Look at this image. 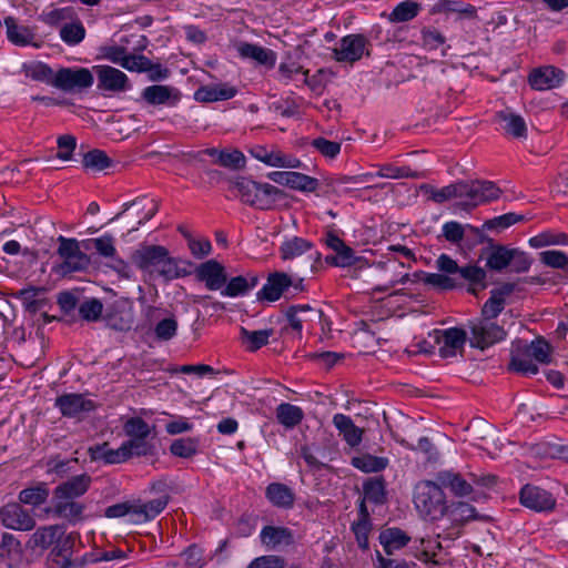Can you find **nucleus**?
<instances>
[{"instance_id":"nucleus-29","label":"nucleus","mask_w":568,"mask_h":568,"mask_svg":"<svg viewBox=\"0 0 568 568\" xmlns=\"http://www.w3.org/2000/svg\"><path fill=\"white\" fill-rule=\"evenodd\" d=\"M266 499L277 508L291 509L295 503V494L283 483H271L265 488Z\"/></svg>"},{"instance_id":"nucleus-62","label":"nucleus","mask_w":568,"mask_h":568,"mask_svg":"<svg viewBox=\"0 0 568 568\" xmlns=\"http://www.w3.org/2000/svg\"><path fill=\"white\" fill-rule=\"evenodd\" d=\"M524 215H519L516 213H506L500 216H496L491 220H488L484 223V227L487 230H497L503 231L518 222L524 221Z\"/></svg>"},{"instance_id":"nucleus-12","label":"nucleus","mask_w":568,"mask_h":568,"mask_svg":"<svg viewBox=\"0 0 568 568\" xmlns=\"http://www.w3.org/2000/svg\"><path fill=\"white\" fill-rule=\"evenodd\" d=\"M93 71L98 78V89L103 92L120 93L131 89L128 75L111 65H94Z\"/></svg>"},{"instance_id":"nucleus-28","label":"nucleus","mask_w":568,"mask_h":568,"mask_svg":"<svg viewBox=\"0 0 568 568\" xmlns=\"http://www.w3.org/2000/svg\"><path fill=\"white\" fill-rule=\"evenodd\" d=\"M333 425L352 448L357 447L362 443L364 429L356 426L349 416L341 413L335 414L333 416Z\"/></svg>"},{"instance_id":"nucleus-2","label":"nucleus","mask_w":568,"mask_h":568,"mask_svg":"<svg viewBox=\"0 0 568 568\" xmlns=\"http://www.w3.org/2000/svg\"><path fill=\"white\" fill-rule=\"evenodd\" d=\"M414 504L418 513L430 520H439L447 510L446 495L437 481H419L414 489Z\"/></svg>"},{"instance_id":"nucleus-39","label":"nucleus","mask_w":568,"mask_h":568,"mask_svg":"<svg viewBox=\"0 0 568 568\" xmlns=\"http://www.w3.org/2000/svg\"><path fill=\"white\" fill-rule=\"evenodd\" d=\"M273 333V328L248 331L242 326L240 329L241 341L248 352H256L265 346Z\"/></svg>"},{"instance_id":"nucleus-49","label":"nucleus","mask_w":568,"mask_h":568,"mask_svg":"<svg viewBox=\"0 0 568 568\" xmlns=\"http://www.w3.org/2000/svg\"><path fill=\"white\" fill-rule=\"evenodd\" d=\"M511 256V248H508L504 245L495 246L490 254L487 257V267L500 272L507 266H509Z\"/></svg>"},{"instance_id":"nucleus-40","label":"nucleus","mask_w":568,"mask_h":568,"mask_svg":"<svg viewBox=\"0 0 568 568\" xmlns=\"http://www.w3.org/2000/svg\"><path fill=\"white\" fill-rule=\"evenodd\" d=\"M422 10V4L414 0L399 2L388 14V21L392 23L408 22L415 19Z\"/></svg>"},{"instance_id":"nucleus-43","label":"nucleus","mask_w":568,"mask_h":568,"mask_svg":"<svg viewBox=\"0 0 568 568\" xmlns=\"http://www.w3.org/2000/svg\"><path fill=\"white\" fill-rule=\"evenodd\" d=\"M364 498L375 505L386 501V481L383 476L368 478L363 484Z\"/></svg>"},{"instance_id":"nucleus-48","label":"nucleus","mask_w":568,"mask_h":568,"mask_svg":"<svg viewBox=\"0 0 568 568\" xmlns=\"http://www.w3.org/2000/svg\"><path fill=\"white\" fill-rule=\"evenodd\" d=\"M21 556V542L10 532H3L0 541V559L11 561Z\"/></svg>"},{"instance_id":"nucleus-38","label":"nucleus","mask_w":568,"mask_h":568,"mask_svg":"<svg viewBox=\"0 0 568 568\" xmlns=\"http://www.w3.org/2000/svg\"><path fill=\"white\" fill-rule=\"evenodd\" d=\"M409 540L410 537L399 528H388L379 534V542L388 556L405 547Z\"/></svg>"},{"instance_id":"nucleus-50","label":"nucleus","mask_w":568,"mask_h":568,"mask_svg":"<svg viewBox=\"0 0 568 568\" xmlns=\"http://www.w3.org/2000/svg\"><path fill=\"white\" fill-rule=\"evenodd\" d=\"M320 182L316 178L306 175L301 172H291L287 187L301 192L314 193L317 191Z\"/></svg>"},{"instance_id":"nucleus-37","label":"nucleus","mask_w":568,"mask_h":568,"mask_svg":"<svg viewBox=\"0 0 568 568\" xmlns=\"http://www.w3.org/2000/svg\"><path fill=\"white\" fill-rule=\"evenodd\" d=\"M275 416L278 424L287 429H292L302 423L305 415L300 406L281 403L275 409Z\"/></svg>"},{"instance_id":"nucleus-36","label":"nucleus","mask_w":568,"mask_h":568,"mask_svg":"<svg viewBox=\"0 0 568 568\" xmlns=\"http://www.w3.org/2000/svg\"><path fill=\"white\" fill-rule=\"evenodd\" d=\"M260 282V277L256 274H248L247 276L239 275L232 277L224 285L222 295L229 297H236L246 294L250 290L254 288Z\"/></svg>"},{"instance_id":"nucleus-8","label":"nucleus","mask_w":568,"mask_h":568,"mask_svg":"<svg viewBox=\"0 0 568 568\" xmlns=\"http://www.w3.org/2000/svg\"><path fill=\"white\" fill-rule=\"evenodd\" d=\"M445 516L450 521L452 526L447 528L445 538L455 539L462 534V527L470 520H488V516H480L477 514L475 507L468 503L455 501L447 505Z\"/></svg>"},{"instance_id":"nucleus-7","label":"nucleus","mask_w":568,"mask_h":568,"mask_svg":"<svg viewBox=\"0 0 568 568\" xmlns=\"http://www.w3.org/2000/svg\"><path fill=\"white\" fill-rule=\"evenodd\" d=\"M54 406L63 417L83 420L98 405L83 394L64 393L55 398Z\"/></svg>"},{"instance_id":"nucleus-6","label":"nucleus","mask_w":568,"mask_h":568,"mask_svg":"<svg viewBox=\"0 0 568 568\" xmlns=\"http://www.w3.org/2000/svg\"><path fill=\"white\" fill-rule=\"evenodd\" d=\"M313 242L300 236H293L281 244L278 253L283 261H292L307 254L306 265L310 266L312 272H316L321 265L322 255L317 251L313 252Z\"/></svg>"},{"instance_id":"nucleus-33","label":"nucleus","mask_w":568,"mask_h":568,"mask_svg":"<svg viewBox=\"0 0 568 568\" xmlns=\"http://www.w3.org/2000/svg\"><path fill=\"white\" fill-rule=\"evenodd\" d=\"M92 459H102L105 464H122L130 459V453L125 444L116 448H110L108 443L90 448Z\"/></svg>"},{"instance_id":"nucleus-1","label":"nucleus","mask_w":568,"mask_h":568,"mask_svg":"<svg viewBox=\"0 0 568 568\" xmlns=\"http://www.w3.org/2000/svg\"><path fill=\"white\" fill-rule=\"evenodd\" d=\"M419 191L434 203L443 204L452 199H457L456 206L469 211L476 206L497 200L500 189L490 181L470 180L458 181L449 185L436 189L432 184L423 183Z\"/></svg>"},{"instance_id":"nucleus-22","label":"nucleus","mask_w":568,"mask_h":568,"mask_svg":"<svg viewBox=\"0 0 568 568\" xmlns=\"http://www.w3.org/2000/svg\"><path fill=\"white\" fill-rule=\"evenodd\" d=\"M92 483L88 474L75 475L53 489L54 499H77L83 496Z\"/></svg>"},{"instance_id":"nucleus-11","label":"nucleus","mask_w":568,"mask_h":568,"mask_svg":"<svg viewBox=\"0 0 568 568\" xmlns=\"http://www.w3.org/2000/svg\"><path fill=\"white\" fill-rule=\"evenodd\" d=\"M58 255L62 260L60 270L63 273H72L84 270L89 264V258L80 248L75 239H69L60 235L58 237Z\"/></svg>"},{"instance_id":"nucleus-14","label":"nucleus","mask_w":568,"mask_h":568,"mask_svg":"<svg viewBox=\"0 0 568 568\" xmlns=\"http://www.w3.org/2000/svg\"><path fill=\"white\" fill-rule=\"evenodd\" d=\"M519 501L526 508L538 513L550 511L556 506V499L549 491L530 484L520 489Z\"/></svg>"},{"instance_id":"nucleus-44","label":"nucleus","mask_w":568,"mask_h":568,"mask_svg":"<svg viewBox=\"0 0 568 568\" xmlns=\"http://www.w3.org/2000/svg\"><path fill=\"white\" fill-rule=\"evenodd\" d=\"M377 168V178L384 179H418L423 175L416 171H413L409 166H397L393 163H384L374 165Z\"/></svg>"},{"instance_id":"nucleus-9","label":"nucleus","mask_w":568,"mask_h":568,"mask_svg":"<svg viewBox=\"0 0 568 568\" xmlns=\"http://www.w3.org/2000/svg\"><path fill=\"white\" fill-rule=\"evenodd\" d=\"M371 43L368 39L361 34H347L339 40V47L333 49V58L337 62L355 63L359 61L364 54L367 57L369 52Z\"/></svg>"},{"instance_id":"nucleus-18","label":"nucleus","mask_w":568,"mask_h":568,"mask_svg":"<svg viewBox=\"0 0 568 568\" xmlns=\"http://www.w3.org/2000/svg\"><path fill=\"white\" fill-rule=\"evenodd\" d=\"M285 317L288 322V327L296 333L300 339L302 338L304 323L326 320L321 310L313 308L310 305H292L286 310Z\"/></svg>"},{"instance_id":"nucleus-25","label":"nucleus","mask_w":568,"mask_h":568,"mask_svg":"<svg viewBox=\"0 0 568 568\" xmlns=\"http://www.w3.org/2000/svg\"><path fill=\"white\" fill-rule=\"evenodd\" d=\"M237 89L226 82L201 85L194 93V99L199 102L225 101L234 98Z\"/></svg>"},{"instance_id":"nucleus-52","label":"nucleus","mask_w":568,"mask_h":568,"mask_svg":"<svg viewBox=\"0 0 568 568\" xmlns=\"http://www.w3.org/2000/svg\"><path fill=\"white\" fill-rule=\"evenodd\" d=\"M524 351L527 356L535 358L539 363L547 364L550 362V345L542 338L525 344Z\"/></svg>"},{"instance_id":"nucleus-46","label":"nucleus","mask_w":568,"mask_h":568,"mask_svg":"<svg viewBox=\"0 0 568 568\" xmlns=\"http://www.w3.org/2000/svg\"><path fill=\"white\" fill-rule=\"evenodd\" d=\"M49 497V489L44 483L34 487L24 488L19 493V503L38 507L45 503Z\"/></svg>"},{"instance_id":"nucleus-55","label":"nucleus","mask_w":568,"mask_h":568,"mask_svg":"<svg viewBox=\"0 0 568 568\" xmlns=\"http://www.w3.org/2000/svg\"><path fill=\"white\" fill-rule=\"evenodd\" d=\"M509 369L528 376L538 373V366L532 363L531 357L527 356L525 351L523 353H513Z\"/></svg>"},{"instance_id":"nucleus-57","label":"nucleus","mask_w":568,"mask_h":568,"mask_svg":"<svg viewBox=\"0 0 568 568\" xmlns=\"http://www.w3.org/2000/svg\"><path fill=\"white\" fill-rule=\"evenodd\" d=\"M424 283L442 291H450L458 288L459 282L453 280V275L448 273H427Z\"/></svg>"},{"instance_id":"nucleus-21","label":"nucleus","mask_w":568,"mask_h":568,"mask_svg":"<svg viewBox=\"0 0 568 568\" xmlns=\"http://www.w3.org/2000/svg\"><path fill=\"white\" fill-rule=\"evenodd\" d=\"M565 79V72L554 65L535 69L528 77L530 87L535 90H548L558 87Z\"/></svg>"},{"instance_id":"nucleus-42","label":"nucleus","mask_w":568,"mask_h":568,"mask_svg":"<svg viewBox=\"0 0 568 568\" xmlns=\"http://www.w3.org/2000/svg\"><path fill=\"white\" fill-rule=\"evenodd\" d=\"M59 34L65 44L74 47L84 40L87 30L82 21L75 16L73 20L61 27Z\"/></svg>"},{"instance_id":"nucleus-24","label":"nucleus","mask_w":568,"mask_h":568,"mask_svg":"<svg viewBox=\"0 0 568 568\" xmlns=\"http://www.w3.org/2000/svg\"><path fill=\"white\" fill-rule=\"evenodd\" d=\"M440 489H448L456 497H464L473 491L471 483L454 470H440L436 474Z\"/></svg>"},{"instance_id":"nucleus-54","label":"nucleus","mask_w":568,"mask_h":568,"mask_svg":"<svg viewBox=\"0 0 568 568\" xmlns=\"http://www.w3.org/2000/svg\"><path fill=\"white\" fill-rule=\"evenodd\" d=\"M214 163L230 170H241L245 166L246 160L240 150H221L219 159Z\"/></svg>"},{"instance_id":"nucleus-10","label":"nucleus","mask_w":568,"mask_h":568,"mask_svg":"<svg viewBox=\"0 0 568 568\" xmlns=\"http://www.w3.org/2000/svg\"><path fill=\"white\" fill-rule=\"evenodd\" d=\"M93 82V74L87 68H60L54 74L52 87L71 92L89 89Z\"/></svg>"},{"instance_id":"nucleus-35","label":"nucleus","mask_w":568,"mask_h":568,"mask_svg":"<svg viewBox=\"0 0 568 568\" xmlns=\"http://www.w3.org/2000/svg\"><path fill=\"white\" fill-rule=\"evenodd\" d=\"M169 503V496H162L144 504H134L133 516L136 517L134 523H145L154 519L161 514Z\"/></svg>"},{"instance_id":"nucleus-34","label":"nucleus","mask_w":568,"mask_h":568,"mask_svg":"<svg viewBox=\"0 0 568 568\" xmlns=\"http://www.w3.org/2000/svg\"><path fill=\"white\" fill-rule=\"evenodd\" d=\"M237 51L242 58H247L255 60L260 64L267 65L268 68H273L276 62V54L273 50L248 43V42H242Z\"/></svg>"},{"instance_id":"nucleus-53","label":"nucleus","mask_w":568,"mask_h":568,"mask_svg":"<svg viewBox=\"0 0 568 568\" xmlns=\"http://www.w3.org/2000/svg\"><path fill=\"white\" fill-rule=\"evenodd\" d=\"M199 440L191 437L179 438L172 442L170 452L181 458H191L197 453Z\"/></svg>"},{"instance_id":"nucleus-17","label":"nucleus","mask_w":568,"mask_h":568,"mask_svg":"<svg viewBox=\"0 0 568 568\" xmlns=\"http://www.w3.org/2000/svg\"><path fill=\"white\" fill-rule=\"evenodd\" d=\"M132 261L140 270H150L161 264L164 266L171 264L169 251L161 245L142 246L132 254Z\"/></svg>"},{"instance_id":"nucleus-5","label":"nucleus","mask_w":568,"mask_h":568,"mask_svg":"<svg viewBox=\"0 0 568 568\" xmlns=\"http://www.w3.org/2000/svg\"><path fill=\"white\" fill-rule=\"evenodd\" d=\"M467 328L470 333L469 345L481 351L504 341L507 335L501 325L487 317L468 321Z\"/></svg>"},{"instance_id":"nucleus-61","label":"nucleus","mask_w":568,"mask_h":568,"mask_svg":"<svg viewBox=\"0 0 568 568\" xmlns=\"http://www.w3.org/2000/svg\"><path fill=\"white\" fill-rule=\"evenodd\" d=\"M77 13L72 7L57 8L50 12L42 13L40 19L45 24L58 26L61 21L73 20Z\"/></svg>"},{"instance_id":"nucleus-41","label":"nucleus","mask_w":568,"mask_h":568,"mask_svg":"<svg viewBox=\"0 0 568 568\" xmlns=\"http://www.w3.org/2000/svg\"><path fill=\"white\" fill-rule=\"evenodd\" d=\"M351 464L363 473H379L388 466L389 460L386 457L374 456L366 453L353 457Z\"/></svg>"},{"instance_id":"nucleus-16","label":"nucleus","mask_w":568,"mask_h":568,"mask_svg":"<svg viewBox=\"0 0 568 568\" xmlns=\"http://www.w3.org/2000/svg\"><path fill=\"white\" fill-rule=\"evenodd\" d=\"M141 98L150 105L175 106L181 101L182 94L174 87L153 84L142 90Z\"/></svg>"},{"instance_id":"nucleus-27","label":"nucleus","mask_w":568,"mask_h":568,"mask_svg":"<svg viewBox=\"0 0 568 568\" xmlns=\"http://www.w3.org/2000/svg\"><path fill=\"white\" fill-rule=\"evenodd\" d=\"M496 122L500 123L506 135L514 139L527 138V125L524 118L510 110H501L495 115Z\"/></svg>"},{"instance_id":"nucleus-45","label":"nucleus","mask_w":568,"mask_h":568,"mask_svg":"<svg viewBox=\"0 0 568 568\" xmlns=\"http://www.w3.org/2000/svg\"><path fill=\"white\" fill-rule=\"evenodd\" d=\"M113 165V160L108 156L105 151L93 149L83 154L82 166L85 170L100 172Z\"/></svg>"},{"instance_id":"nucleus-47","label":"nucleus","mask_w":568,"mask_h":568,"mask_svg":"<svg viewBox=\"0 0 568 568\" xmlns=\"http://www.w3.org/2000/svg\"><path fill=\"white\" fill-rule=\"evenodd\" d=\"M529 245L540 248L549 245H568V235L564 232L545 231L529 240Z\"/></svg>"},{"instance_id":"nucleus-59","label":"nucleus","mask_w":568,"mask_h":568,"mask_svg":"<svg viewBox=\"0 0 568 568\" xmlns=\"http://www.w3.org/2000/svg\"><path fill=\"white\" fill-rule=\"evenodd\" d=\"M103 304L98 298H90L82 302L79 306V314L87 322H97L101 318Z\"/></svg>"},{"instance_id":"nucleus-63","label":"nucleus","mask_w":568,"mask_h":568,"mask_svg":"<svg viewBox=\"0 0 568 568\" xmlns=\"http://www.w3.org/2000/svg\"><path fill=\"white\" fill-rule=\"evenodd\" d=\"M540 261L552 268H561L568 271V255L561 251L548 250L539 254Z\"/></svg>"},{"instance_id":"nucleus-51","label":"nucleus","mask_w":568,"mask_h":568,"mask_svg":"<svg viewBox=\"0 0 568 568\" xmlns=\"http://www.w3.org/2000/svg\"><path fill=\"white\" fill-rule=\"evenodd\" d=\"M55 535H57L55 527H53V526L40 527L30 537L28 545L32 549H34V548L47 549L53 544V541L55 539Z\"/></svg>"},{"instance_id":"nucleus-19","label":"nucleus","mask_w":568,"mask_h":568,"mask_svg":"<svg viewBox=\"0 0 568 568\" xmlns=\"http://www.w3.org/2000/svg\"><path fill=\"white\" fill-rule=\"evenodd\" d=\"M196 277L210 291L221 290L227 282L225 267L215 260H209L196 267Z\"/></svg>"},{"instance_id":"nucleus-32","label":"nucleus","mask_w":568,"mask_h":568,"mask_svg":"<svg viewBox=\"0 0 568 568\" xmlns=\"http://www.w3.org/2000/svg\"><path fill=\"white\" fill-rule=\"evenodd\" d=\"M310 70L304 69L298 62L294 61L291 55H286L285 60L278 64L276 79L287 85L295 75L303 74V84L313 88V81L308 78Z\"/></svg>"},{"instance_id":"nucleus-58","label":"nucleus","mask_w":568,"mask_h":568,"mask_svg":"<svg viewBox=\"0 0 568 568\" xmlns=\"http://www.w3.org/2000/svg\"><path fill=\"white\" fill-rule=\"evenodd\" d=\"M181 556L184 558L186 568H202L206 565L204 549L197 544H192L186 547Z\"/></svg>"},{"instance_id":"nucleus-4","label":"nucleus","mask_w":568,"mask_h":568,"mask_svg":"<svg viewBox=\"0 0 568 568\" xmlns=\"http://www.w3.org/2000/svg\"><path fill=\"white\" fill-rule=\"evenodd\" d=\"M235 187L241 201L260 210H268L277 201L283 191L268 183H258L247 178H239Z\"/></svg>"},{"instance_id":"nucleus-15","label":"nucleus","mask_w":568,"mask_h":568,"mask_svg":"<svg viewBox=\"0 0 568 568\" xmlns=\"http://www.w3.org/2000/svg\"><path fill=\"white\" fill-rule=\"evenodd\" d=\"M7 39L16 47H33L40 49L43 41L38 39L36 28L19 24L16 18L9 16L4 18Z\"/></svg>"},{"instance_id":"nucleus-31","label":"nucleus","mask_w":568,"mask_h":568,"mask_svg":"<svg viewBox=\"0 0 568 568\" xmlns=\"http://www.w3.org/2000/svg\"><path fill=\"white\" fill-rule=\"evenodd\" d=\"M261 541L270 549L290 546L294 542L293 532L286 527L265 526L261 530Z\"/></svg>"},{"instance_id":"nucleus-60","label":"nucleus","mask_w":568,"mask_h":568,"mask_svg":"<svg viewBox=\"0 0 568 568\" xmlns=\"http://www.w3.org/2000/svg\"><path fill=\"white\" fill-rule=\"evenodd\" d=\"M44 290L42 287L29 286L18 292L17 297L22 301L28 312L36 313L41 307V302L37 298Z\"/></svg>"},{"instance_id":"nucleus-30","label":"nucleus","mask_w":568,"mask_h":568,"mask_svg":"<svg viewBox=\"0 0 568 568\" xmlns=\"http://www.w3.org/2000/svg\"><path fill=\"white\" fill-rule=\"evenodd\" d=\"M85 505L75 499H54V515L75 525L84 519Z\"/></svg>"},{"instance_id":"nucleus-23","label":"nucleus","mask_w":568,"mask_h":568,"mask_svg":"<svg viewBox=\"0 0 568 568\" xmlns=\"http://www.w3.org/2000/svg\"><path fill=\"white\" fill-rule=\"evenodd\" d=\"M467 342V332L464 328L450 327L442 333L439 355L443 358L454 357L464 351Z\"/></svg>"},{"instance_id":"nucleus-26","label":"nucleus","mask_w":568,"mask_h":568,"mask_svg":"<svg viewBox=\"0 0 568 568\" xmlns=\"http://www.w3.org/2000/svg\"><path fill=\"white\" fill-rule=\"evenodd\" d=\"M514 290L515 285L511 283H504L501 286L491 290L489 298L481 307L480 317H487L491 321H496L497 316L505 307V298L509 296Z\"/></svg>"},{"instance_id":"nucleus-56","label":"nucleus","mask_w":568,"mask_h":568,"mask_svg":"<svg viewBox=\"0 0 568 568\" xmlns=\"http://www.w3.org/2000/svg\"><path fill=\"white\" fill-rule=\"evenodd\" d=\"M123 429L126 436L130 439L133 438H148L151 434V429L149 424L141 417H131L129 418L124 425Z\"/></svg>"},{"instance_id":"nucleus-13","label":"nucleus","mask_w":568,"mask_h":568,"mask_svg":"<svg viewBox=\"0 0 568 568\" xmlns=\"http://www.w3.org/2000/svg\"><path fill=\"white\" fill-rule=\"evenodd\" d=\"M0 521L9 529L29 531L36 527V519L20 503H9L0 508Z\"/></svg>"},{"instance_id":"nucleus-64","label":"nucleus","mask_w":568,"mask_h":568,"mask_svg":"<svg viewBox=\"0 0 568 568\" xmlns=\"http://www.w3.org/2000/svg\"><path fill=\"white\" fill-rule=\"evenodd\" d=\"M311 145L327 159H335L339 154L342 148L339 142L329 141L322 136L313 139Z\"/></svg>"},{"instance_id":"nucleus-3","label":"nucleus","mask_w":568,"mask_h":568,"mask_svg":"<svg viewBox=\"0 0 568 568\" xmlns=\"http://www.w3.org/2000/svg\"><path fill=\"white\" fill-rule=\"evenodd\" d=\"M439 272L453 275L455 282H459L458 288L468 284V292L476 293L477 290L486 288V271L477 265L467 264L459 266L455 260L447 254H442L436 261Z\"/></svg>"},{"instance_id":"nucleus-20","label":"nucleus","mask_w":568,"mask_h":568,"mask_svg":"<svg viewBox=\"0 0 568 568\" xmlns=\"http://www.w3.org/2000/svg\"><path fill=\"white\" fill-rule=\"evenodd\" d=\"M291 276L286 272L270 273L266 283L257 292L258 301L275 302L291 287Z\"/></svg>"}]
</instances>
